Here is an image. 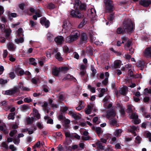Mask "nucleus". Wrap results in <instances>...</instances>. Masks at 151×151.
Listing matches in <instances>:
<instances>
[{
  "label": "nucleus",
  "instance_id": "obj_1",
  "mask_svg": "<svg viewBox=\"0 0 151 151\" xmlns=\"http://www.w3.org/2000/svg\"><path fill=\"white\" fill-rule=\"evenodd\" d=\"M75 10H72L70 15L73 18L79 19L83 18L84 16L81 14L79 11H85L86 10V5L85 4L81 3L79 0H76L73 4Z\"/></svg>",
  "mask_w": 151,
  "mask_h": 151
},
{
  "label": "nucleus",
  "instance_id": "obj_2",
  "mask_svg": "<svg viewBox=\"0 0 151 151\" xmlns=\"http://www.w3.org/2000/svg\"><path fill=\"white\" fill-rule=\"evenodd\" d=\"M123 24L124 28L127 33L130 34L133 32L135 27V24L130 19H125Z\"/></svg>",
  "mask_w": 151,
  "mask_h": 151
},
{
  "label": "nucleus",
  "instance_id": "obj_3",
  "mask_svg": "<svg viewBox=\"0 0 151 151\" xmlns=\"http://www.w3.org/2000/svg\"><path fill=\"white\" fill-rule=\"evenodd\" d=\"M68 70L66 67H61L59 68H55L52 69V73L53 75L58 76L60 73H65Z\"/></svg>",
  "mask_w": 151,
  "mask_h": 151
},
{
  "label": "nucleus",
  "instance_id": "obj_4",
  "mask_svg": "<svg viewBox=\"0 0 151 151\" xmlns=\"http://www.w3.org/2000/svg\"><path fill=\"white\" fill-rule=\"evenodd\" d=\"M104 5L106 6V11L107 12H111L114 9L111 0H104Z\"/></svg>",
  "mask_w": 151,
  "mask_h": 151
},
{
  "label": "nucleus",
  "instance_id": "obj_5",
  "mask_svg": "<svg viewBox=\"0 0 151 151\" xmlns=\"http://www.w3.org/2000/svg\"><path fill=\"white\" fill-rule=\"evenodd\" d=\"M19 91V88L16 87H14L12 89L5 91V95L15 96L18 92Z\"/></svg>",
  "mask_w": 151,
  "mask_h": 151
},
{
  "label": "nucleus",
  "instance_id": "obj_6",
  "mask_svg": "<svg viewBox=\"0 0 151 151\" xmlns=\"http://www.w3.org/2000/svg\"><path fill=\"white\" fill-rule=\"evenodd\" d=\"M40 22L42 25L45 26L46 28H48L50 26L49 21L45 17L41 18L40 19Z\"/></svg>",
  "mask_w": 151,
  "mask_h": 151
},
{
  "label": "nucleus",
  "instance_id": "obj_7",
  "mask_svg": "<svg viewBox=\"0 0 151 151\" xmlns=\"http://www.w3.org/2000/svg\"><path fill=\"white\" fill-rule=\"evenodd\" d=\"M129 117L131 119H133L134 123L136 124H138L140 122V121L138 119V116L135 113H133L129 115Z\"/></svg>",
  "mask_w": 151,
  "mask_h": 151
},
{
  "label": "nucleus",
  "instance_id": "obj_8",
  "mask_svg": "<svg viewBox=\"0 0 151 151\" xmlns=\"http://www.w3.org/2000/svg\"><path fill=\"white\" fill-rule=\"evenodd\" d=\"M116 115L115 111L114 109H111L107 112L106 117L108 119H109L114 117Z\"/></svg>",
  "mask_w": 151,
  "mask_h": 151
},
{
  "label": "nucleus",
  "instance_id": "obj_9",
  "mask_svg": "<svg viewBox=\"0 0 151 151\" xmlns=\"http://www.w3.org/2000/svg\"><path fill=\"white\" fill-rule=\"evenodd\" d=\"M144 55L147 58L151 57V47L146 48L144 52Z\"/></svg>",
  "mask_w": 151,
  "mask_h": 151
},
{
  "label": "nucleus",
  "instance_id": "obj_10",
  "mask_svg": "<svg viewBox=\"0 0 151 151\" xmlns=\"http://www.w3.org/2000/svg\"><path fill=\"white\" fill-rule=\"evenodd\" d=\"M80 32L78 30H75L72 32L70 36L66 38H78L80 36Z\"/></svg>",
  "mask_w": 151,
  "mask_h": 151
},
{
  "label": "nucleus",
  "instance_id": "obj_11",
  "mask_svg": "<svg viewBox=\"0 0 151 151\" xmlns=\"http://www.w3.org/2000/svg\"><path fill=\"white\" fill-rule=\"evenodd\" d=\"M151 1L149 0H142L139 4L144 7H148L151 4Z\"/></svg>",
  "mask_w": 151,
  "mask_h": 151
},
{
  "label": "nucleus",
  "instance_id": "obj_12",
  "mask_svg": "<svg viewBox=\"0 0 151 151\" xmlns=\"http://www.w3.org/2000/svg\"><path fill=\"white\" fill-rule=\"evenodd\" d=\"M93 109H94V110H95V107L93 105L91 104V105H88L87 108L86 109L85 111L86 113L87 114H90L92 110Z\"/></svg>",
  "mask_w": 151,
  "mask_h": 151
},
{
  "label": "nucleus",
  "instance_id": "obj_13",
  "mask_svg": "<svg viewBox=\"0 0 151 151\" xmlns=\"http://www.w3.org/2000/svg\"><path fill=\"white\" fill-rule=\"evenodd\" d=\"M7 47L9 51H14L16 49L15 46L12 42H9L7 44Z\"/></svg>",
  "mask_w": 151,
  "mask_h": 151
},
{
  "label": "nucleus",
  "instance_id": "obj_14",
  "mask_svg": "<svg viewBox=\"0 0 151 151\" xmlns=\"http://www.w3.org/2000/svg\"><path fill=\"white\" fill-rule=\"evenodd\" d=\"M101 141L98 142H97V148L99 150H103L104 139L103 138H101Z\"/></svg>",
  "mask_w": 151,
  "mask_h": 151
},
{
  "label": "nucleus",
  "instance_id": "obj_15",
  "mask_svg": "<svg viewBox=\"0 0 151 151\" xmlns=\"http://www.w3.org/2000/svg\"><path fill=\"white\" fill-rule=\"evenodd\" d=\"M33 117H34V118H35V117H36L37 119H37H40V115L38 111L35 109H34L33 110Z\"/></svg>",
  "mask_w": 151,
  "mask_h": 151
},
{
  "label": "nucleus",
  "instance_id": "obj_16",
  "mask_svg": "<svg viewBox=\"0 0 151 151\" xmlns=\"http://www.w3.org/2000/svg\"><path fill=\"white\" fill-rule=\"evenodd\" d=\"M127 88V86H124L122 88H120L119 90L120 93L123 95H125L126 94Z\"/></svg>",
  "mask_w": 151,
  "mask_h": 151
},
{
  "label": "nucleus",
  "instance_id": "obj_17",
  "mask_svg": "<svg viewBox=\"0 0 151 151\" xmlns=\"http://www.w3.org/2000/svg\"><path fill=\"white\" fill-rule=\"evenodd\" d=\"M17 35L19 38H23L24 35L23 34V29L22 28H19L17 31Z\"/></svg>",
  "mask_w": 151,
  "mask_h": 151
},
{
  "label": "nucleus",
  "instance_id": "obj_18",
  "mask_svg": "<svg viewBox=\"0 0 151 151\" xmlns=\"http://www.w3.org/2000/svg\"><path fill=\"white\" fill-rule=\"evenodd\" d=\"M109 13L110 14L108 17V19L111 22H113L115 17L114 15L115 13L113 12V11Z\"/></svg>",
  "mask_w": 151,
  "mask_h": 151
},
{
  "label": "nucleus",
  "instance_id": "obj_19",
  "mask_svg": "<svg viewBox=\"0 0 151 151\" xmlns=\"http://www.w3.org/2000/svg\"><path fill=\"white\" fill-rule=\"evenodd\" d=\"M55 50L54 49H49L46 52V55L47 57L49 58H51V54H53V52Z\"/></svg>",
  "mask_w": 151,
  "mask_h": 151
},
{
  "label": "nucleus",
  "instance_id": "obj_20",
  "mask_svg": "<svg viewBox=\"0 0 151 151\" xmlns=\"http://www.w3.org/2000/svg\"><path fill=\"white\" fill-rule=\"evenodd\" d=\"M4 32L5 33L6 37H9L12 32V30L10 28L5 29Z\"/></svg>",
  "mask_w": 151,
  "mask_h": 151
},
{
  "label": "nucleus",
  "instance_id": "obj_21",
  "mask_svg": "<svg viewBox=\"0 0 151 151\" xmlns=\"http://www.w3.org/2000/svg\"><path fill=\"white\" fill-rule=\"evenodd\" d=\"M36 120V119L35 118H34V117L32 116L31 117H29L27 119V123L28 124H30L32 123L33 121H35Z\"/></svg>",
  "mask_w": 151,
  "mask_h": 151
},
{
  "label": "nucleus",
  "instance_id": "obj_22",
  "mask_svg": "<svg viewBox=\"0 0 151 151\" xmlns=\"http://www.w3.org/2000/svg\"><path fill=\"white\" fill-rule=\"evenodd\" d=\"M141 110L142 111V112H143V115L147 119H151V116L150 115V114H148L147 113L144 112L145 111V109L143 108H142L141 109Z\"/></svg>",
  "mask_w": 151,
  "mask_h": 151
},
{
  "label": "nucleus",
  "instance_id": "obj_23",
  "mask_svg": "<svg viewBox=\"0 0 151 151\" xmlns=\"http://www.w3.org/2000/svg\"><path fill=\"white\" fill-rule=\"evenodd\" d=\"M137 128L135 126H133L131 127V129L130 130V132L132 133L134 136L137 135L135 131H137Z\"/></svg>",
  "mask_w": 151,
  "mask_h": 151
},
{
  "label": "nucleus",
  "instance_id": "obj_24",
  "mask_svg": "<svg viewBox=\"0 0 151 151\" xmlns=\"http://www.w3.org/2000/svg\"><path fill=\"white\" fill-rule=\"evenodd\" d=\"M54 40L58 45L62 44L64 41L63 38H55Z\"/></svg>",
  "mask_w": 151,
  "mask_h": 151
},
{
  "label": "nucleus",
  "instance_id": "obj_25",
  "mask_svg": "<svg viewBox=\"0 0 151 151\" xmlns=\"http://www.w3.org/2000/svg\"><path fill=\"white\" fill-rule=\"evenodd\" d=\"M122 131L121 129H117L114 131V134L116 137L120 136L121 134Z\"/></svg>",
  "mask_w": 151,
  "mask_h": 151
},
{
  "label": "nucleus",
  "instance_id": "obj_26",
  "mask_svg": "<svg viewBox=\"0 0 151 151\" xmlns=\"http://www.w3.org/2000/svg\"><path fill=\"white\" fill-rule=\"evenodd\" d=\"M105 76L106 77L104 78V86L106 85L108 83V78L109 76V73L108 72H106Z\"/></svg>",
  "mask_w": 151,
  "mask_h": 151
},
{
  "label": "nucleus",
  "instance_id": "obj_27",
  "mask_svg": "<svg viewBox=\"0 0 151 151\" xmlns=\"http://www.w3.org/2000/svg\"><path fill=\"white\" fill-rule=\"evenodd\" d=\"M128 1L124 0L119 2V4L121 6H125L127 7V6L128 5Z\"/></svg>",
  "mask_w": 151,
  "mask_h": 151
},
{
  "label": "nucleus",
  "instance_id": "obj_28",
  "mask_svg": "<svg viewBox=\"0 0 151 151\" xmlns=\"http://www.w3.org/2000/svg\"><path fill=\"white\" fill-rule=\"evenodd\" d=\"M121 62L120 60L115 61L114 62V65L115 68H119L121 66Z\"/></svg>",
  "mask_w": 151,
  "mask_h": 151
},
{
  "label": "nucleus",
  "instance_id": "obj_29",
  "mask_svg": "<svg viewBox=\"0 0 151 151\" xmlns=\"http://www.w3.org/2000/svg\"><path fill=\"white\" fill-rule=\"evenodd\" d=\"M75 120H79L81 118V115L79 114L75 113L72 116Z\"/></svg>",
  "mask_w": 151,
  "mask_h": 151
},
{
  "label": "nucleus",
  "instance_id": "obj_30",
  "mask_svg": "<svg viewBox=\"0 0 151 151\" xmlns=\"http://www.w3.org/2000/svg\"><path fill=\"white\" fill-rule=\"evenodd\" d=\"M110 123L111 124L116 127H118L119 126V124H117V121L115 119L111 120L110 121Z\"/></svg>",
  "mask_w": 151,
  "mask_h": 151
},
{
  "label": "nucleus",
  "instance_id": "obj_31",
  "mask_svg": "<svg viewBox=\"0 0 151 151\" xmlns=\"http://www.w3.org/2000/svg\"><path fill=\"white\" fill-rule=\"evenodd\" d=\"M116 32L118 34H123L124 33V31L123 29L121 27H119L117 28Z\"/></svg>",
  "mask_w": 151,
  "mask_h": 151
},
{
  "label": "nucleus",
  "instance_id": "obj_32",
  "mask_svg": "<svg viewBox=\"0 0 151 151\" xmlns=\"http://www.w3.org/2000/svg\"><path fill=\"white\" fill-rule=\"evenodd\" d=\"M0 130L3 131L6 134H7L8 133V132L7 131V129L5 125L0 126Z\"/></svg>",
  "mask_w": 151,
  "mask_h": 151
},
{
  "label": "nucleus",
  "instance_id": "obj_33",
  "mask_svg": "<svg viewBox=\"0 0 151 151\" xmlns=\"http://www.w3.org/2000/svg\"><path fill=\"white\" fill-rule=\"evenodd\" d=\"M96 132L99 136H100L101 134H102L103 132V131L101 130V128L100 127H96Z\"/></svg>",
  "mask_w": 151,
  "mask_h": 151
},
{
  "label": "nucleus",
  "instance_id": "obj_34",
  "mask_svg": "<svg viewBox=\"0 0 151 151\" xmlns=\"http://www.w3.org/2000/svg\"><path fill=\"white\" fill-rule=\"evenodd\" d=\"M17 14L15 13H12L8 15L9 19L10 20L12 19V17H17Z\"/></svg>",
  "mask_w": 151,
  "mask_h": 151
},
{
  "label": "nucleus",
  "instance_id": "obj_35",
  "mask_svg": "<svg viewBox=\"0 0 151 151\" xmlns=\"http://www.w3.org/2000/svg\"><path fill=\"white\" fill-rule=\"evenodd\" d=\"M87 21L85 20V19H83L82 22L78 25V27L79 28H81L83 27L86 23Z\"/></svg>",
  "mask_w": 151,
  "mask_h": 151
},
{
  "label": "nucleus",
  "instance_id": "obj_36",
  "mask_svg": "<svg viewBox=\"0 0 151 151\" xmlns=\"http://www.w3.org/2000/svg\"><path fill=\"white\" fill-rule=\"evenodd\" d=\"M65 135L66 137H68L70 139H73V134H70L68 132H66L65 133Z\"/></svg>",
  "mask_w": 151,
  "mask_h": 151
},
{
  "label": "nucleus",
  "instance_id": "obj_37",
  "mask_svg": "<svg viewBox=\"0 0 151 151\" xmlns=\"http://www.w3.org/2000/svg\"><path fill=\"white\" fill-rule=\"evenodd\" d=\"M47 7L50 9H53L55 8V6L54 4L50 3L48 4L47 6Z\"/></svg>",
  "mask_w": 151,
  "mask_h": 151
},
{
  "label": "nucleus",
  "instance_id": "obj_38",
  "mask_svg": "<svg viewBox=\"0 0 151 151\" xmlns=\"http://www.w3.org/2000/svg\"><path fill=\"white\" fill-rule=\"evenodd\" d=\"M21 109L23 111H26L29 109V107L26 105H23L21 106Z\"/></svg>",
  "mask_w": 151,
  "mask_h": 151
},
{
  "label": "nucleus",
  "instance_id": "obj_39",
  "mask_svg": "<svg viewBox=\"0 0 151 151\" xmlns=\"http://www.w3.org/2000/svg\"><path fill=\"white\" fill-rule=\"evenodd\" d=\"M29 64L34 65H35L37 64V63L35 61V58H31L29 59Z\"/></svg>",
  "mask_w": 151,
  "mask_h": 151
},
{
  "label": "nucleus",
  "instance_id": "obj_40",
  "mask_svg": "<svg viewBox=\"0 0 151 151\" xmlns=\"http://www.w3.org/2000/svg\"><path fill=\"white\" fill-rule=\"evenodd\" d=\"M55 58L59 61H61L63 60V58L61 56L60 54V52H58L55 55Z\"/></svg>",
  "mask_w": 151,
  "mask_h": 151
},
{
  "label": "nucleus",
  "instance_id": "obj_41",
  "mask_svg": "<svg viewBox=\"0 0 151 151\" xmlns=\"http://www.w3.org/2000/svg\"><path fill=\"white\" fill-rule=\"evenodd\" d=\"M15 42L18 44L20 43H22L24 42L23 38H16L14 40Z\"/></svg>",
  "mask_w": 151,
  "mask_h": 151
},
{
  "label": "nucleus",
  "instance_id": "obj_42",
  "mask_svg": "<svg viewBox=\"0 0 151 151\" xmlns=\"http://www.w3.org/2000/svg\"><path fill=\"white\" fill-rule=\"evenodd\" d=\"M99 91H100V93L99 94L98 96L99 97H101L104 95V89L99 88L98 89Z\"/></svg>",
  "mask_w": 151,
  "mask_h": 151
},
{
  "label": "nucleus",
  "instance_id": "obj_43",
  "mask_svg": "<svg viewBox=\"0 0 151 151\" xmlns=\"http://www.w3.org/2000/svg\"><path fill=\"white\" fill-rule=\"evenodd\" d=\"M76 38H66V43H70L76 40Z\"/></svg>",
  "mask_w": 151,
  "mask_h": 151
},
{
  "label": "nucleus",
  "instance_id": "obj_44",
  "mask_svg": "<svg viewBox=\"0 0 151 151\" xmlns=\"http://www.w3.org/2000/svg\"><path fill=\"white\" fill-rule=\"evenodd\" d=\"M64 78L65 79H68L70 80H74L75 79L74 77L69 74H67L66 77Z\"/></svg>",
  "mask_w": 151,
  "mask_h": 151
},
{
  "label": "nucleus",
  "instance_id": "obj_45",
  "mask_svg": "<svg viewBox=\"0 0 151 151\" xmlns=\"http://www.w3.org/2000/svg\"><path fill=\"white\" fill-rule=\"evenodd\" d=\"M88 88L92 93H94L96 92L95 88L92 87L90 85L88 86Z\"/></svg>",
  "mask_w": 151,
  "mask_h": 151
},
{
  "label": "nucleus",
  "instance_id": "obj_46",
  "mask_svg": "<svg viewBox=\"0 0 151 151\" xmlns=\"http://www.w3.org/2000/svg\"><path fill=\"white\" fill-rule=\"evenodd\" d=\"M14 115L15 114L14 113L10 114L8 116V119L14 120Z\"/></svg>",
  "mask_w": 151,
  "mask_h": 151
},
{
  "label": "nucleus",
  "instance_id": "obj_47",
  "mask_svg": "<svg viewBox=\"0 0 151 151\" xmlns=\"http://www.w3.org/2000/svg\"><path fill=\"white\" fill-rule=\"evenodd\" d=\"M70 24V23L68 21L66 20L63 23V27L65 28V27H68V26Z\"/></svg>",
  "mask_w": 151,
  "mask_h": 151
},
{
  "label": "nucleus",
  "instance_id": "obj_48",
  "mask_svg": "<svg viewBox=\"0 0 151 151\" xmlns=\"http://www.w3.org/2000/svg\"><path fill=\"white\" fill-rule=\"evenodd\" d=\"M122 42H121V41H119L117 42V45L118 46H121V43H123L127 40V38H122Z\"/></svg>",
  "mask_w": 151,
  "mask_h": 151
},
{
  "label": "nucleus",
  "instance_id": "obj_49",
  "mask_svg": "<svg viewBox=\"0 0 151 151\" xmlns=\"http://www.w3.org/2000/svg\"><path fill=\"white\" fill-rule=\"evenodd\" d=\"M9 148L12 151H16L17 150L16 147L13 145H10L9 146Z\"/></svg>",
  "mask_w": 151,
  "mask_h": 151
},
{
  "label": "nucleus",
  "instance_id": "obj_50",
  "mask_svg": "<svg viewBox=\"0 0 151 151\" xmlns=\"http://www.w3.org/2000/svg\"><path fill=\"white\" fill-rule=\"evenodd\" d=\"M98 119H99L97 117H95L93 118L92 121L93 122L96 123V124H98L100 122Z\"/></svg>",
  "mask_w": 151,
  "mask_h": 151
},
{
  "label": "nucleus",
  "instance_id": "obj_51",
  "mask_svg": "<svg viewBox=\"0 0 151 151\" xmlns=\"http://www.w3.org/2000/svg\"><path fill=\"white\" fill-rule=\"evenodd\" d=\"M148 93L151 94V89L146 88L145 89L144 94L147 95V94Z\"/></svg>",
  "mask_w": 151,
  "mask_h": 151
},
{
  "label": "nucleus",
  "instance_id": "obj_52",
  "mask_svg": "<svg viewBox=\"0 0 151 151\" xmlns=\"http://www.w3.org/2000/svg\"><path fill=\"white\" fill-rule=\"evenodd\" d=\"M17 132V131L16 130L14 129L11 131L9 133V135L11 137H13L14 134Z\"/></svg>",
  "mask_w": 151,
  "mask_h": 151
},
{
  "label": "nucleus",
  "instance_id": "obj_53",
  "mask_svg": "<svg viewBox=\"0 0 151 151\" xmlns=\"http://www.w3.org/2000/svg\"><path fill=\"white\" fill-rule=\"evenodd\" d=\"M24 101L26 103H29L32 101V99L30 97H27L24 99Z\"/></svg>",
  "mask_w": 151,
  "mask_h": 151
},
{
  "label": "nucleus",
  "instance_id": "obj_54",
  "mask_svg": "<svg viewBox=\"0 0 151 151\" xmlns=\"http://www.w3.org/2000/svg\"><path fill=\"white\" fill-rule=\"evenodd\" d=\"M91 70L92 72V75L93 77H94L95 74L96 73V70L95 69L93 66H91Z\"/></svg>",
  "mask_w": 151,
  "mask_h": 151
},
{
  "label": "nucleus",
  "instance_id": "obj_55",
  "mask_svg": "<svg viewBox=\"0 0 151 151\" xmlns=\"http://www.w3.org/2000/svg\"><path fill=\"white\" fill-rule=\"evenodd\" d=\"M29 25L32 27H33L36 25L35 22L32 20H30L29 21Z\"/></svg>",
  "mask_w": 151,
  "mask_h": 151
},
{
  "label": "nucleus",
  "instance_id": "obj_56",
  "mask_svg": "<svg viewBox=\"0 0 151 151\" xmlns=\"http://www.w3.org/2000/svg\"><path fill=\"white\" fill-rule=\"evenodd\" d=\"M7 83V81L5 79H0V84H4Z\"/></svg>",
  "mask_w": 151,
  "mask_h": 151
},
{
  "label": "nucleus",
  "instance_id": "obj_57",
  "mask_svg": "<svg viewBox=\"0 0 151 151\" xmlns=\"http://www.w3.org/2000/svg\"><path fill=\"white\" fill-rule=\"evenodd\" d=\"M141 138L138 136H137L135 138V142L137 143H140L141 142Z\"/></svg>",
  "mask_w": 151,
  "mask_h": 151
},
{
  "label": "nucleus",
  "instance_id": "obj_58",
  "mask_svg": "<svg viewBox=\"0 0 151 151\" xmlns=\"http://www.w3.org/2000/svg\"><path fill=\"white\" fill-rule=\"evenodd\" d=\"M20 141V139L18 138L17 139H13V142L16 145L18 144Z\"/></svg>",
  "mask_w": 151,
  "mask_h": 151
},
{
  "label": "nucleus",
  "instance_id": "obj_59",
  "mask_svg": "<svg viewBox=\"0 0 151 151\" xmlns=\"http://www.w3.org/2000/svg\"><path fill=\"white\" fill-rule=\"evenodd\" d=\"M37 127L40 129H42L43 128V125L40 122H38L37 124Z\"/></svg>",
  "mask_w": 151,
  "mask_h": 151
},
{
  "label": "nucleus",
  "instance_id": "obj_60",
  "mask_svg": "<svg viewBox=\"0 0 151 151\" xmlns=\"http://www.w3.org/2000/svg\"><path fill=\"white\" fill-rule=\"evenodd\" d=\"M63 50L64 52L67 53L69 52L68 47L66 46H64L63 47Z\"/></svg>",
  "mask_w": 151,
  "mask_h": 151
},
{
  "label": "nucleus",
  "instance_id": "obj_61",
  "mask_svg": "<svg viewBox=\"0 0 151 151\" xmlns=\"http://www.w3.org/2000/svg\"><path fill=\"white\" fill-rule=\"evenodd\" d=\"M146 135L147 137L148 138L149 141L151 142V133L149 132H147L146 133Z\"/></svg>",
  "mask_w": 151,
  "mask_h": 151
},
{
  "label": "nucleus",
  "instance_id": "obj_62",
  "mask_svg": "<svg viewBox=\"0 0 151 151\" xmlns=\"http://www.w3.org/2000/svg\"><path fill=\"white\" fill-rule=\"evenodd\" d=\"M35 15L38 17H40L42 16V14L40 13V11L39 10L37 12H35Z\"/></svg>",
  "mask_w": 151,
  "mask_h": 151
},
{
  "label": "nucleus",
  "instance_id": "obj_63",
  "mask_svg": "<svg viewBox=\"0 0 151 151\" xmlns=\"http://www.w3.org/2000/svg\"><path fill=\"white\" fill-rule=\"evenodd\" d=\"M47 38H52L54 37V36L50 32H49L47 34Z\"/></svg>",
  "mask_w": 151,
  "mask_h": 151
},
{
  "label": "nucleus",
  "instance_id": "obj_64",
  "mask_svg": "<svg viewBox=\"0 0 151 151\" xmlns=\"http://www.w3.org/2000/svg\"><path fill=\"white\" fill-rule=\"evenodd\" d=\"M1 146L6 149H7L8 148V146L7 145L5 142H3L2 143Z\"/></svg>",
  "mask_w": 151,
  "mask_h": 151
}]
</instances>
